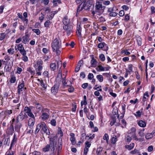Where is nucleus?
Masks as SVG:
<instances>
[{"label": "nucleus", "mask_w": 155, "mask_h": 155, "mask_svg": "<svg viewBox=\"0 0 155 155\" xmlns=\"http://www.w3.org/2000/svg\"><path fill=\"white\" fill-rule=\"evenodd\" d=\"M81 29L80 25H78L77 27L76 33H77V35L79 37L81 36Z\"/></svg>", "instance_id": "obj_15"}, {"label": "nucleus", "mask_w": 155, "mask_h": 155, "mask_svg": "<svg viewBox=\"0 0 155 155\" xmlns=\"http://www.w3.org/2000/svg\"><path fill=\"white\" fill-rule=\"evenodd\" d=\"M18 48H16V47L15 46V49L16 50H17L18 49V50H19L20 49H24V48L23 45L21 44H20L18 45Z\"/></svg>", "instance_id": "obj_35"}, {"label": "nucleus", "mask_w": 155, "mask_h": 155, "mask_svg": "<svg viewBox=\"0 0 155 155\" xmlns=\"http://www.w3.org/2000/svg\"><path fill=\"white\" fill-rule=\"evenodd\" d=\"M83 3H82L81 4L79 5L78 7L77 8V12H79L80 11L82 10L84 8L83 7L82 4Z\"/></svg>", "instance_id": "obj_32"}, {"label": "nucleus", "mask_w": 155, "mask_h": 155, "mask_svg": "<svg viewBox=\"0 0 155 155\" xmlns=\"http://www.w3.org/2000/svg\"><path fill=\"white\" fill-rule=\"evenodd\" d=\"M43 64V62L41 59H39L38 60L37 62L38 67L35 68V70L37 72L36 74L39 75H41V72L40 71L42 70Z\"/></svg>", "instance_id": "obj_4"}, {"label": "nucleus", "mask_w": 155, "mask_h": 155, "mask_svg": "<svg viewBox=\"0 0 155 155\" xmlns=\"http://www.w3.org/2000/svg\"><path fill=\"white\" fill-rule=\"evenodd\" d=\"M145 138L147 139H149L153 137V136L150 133H147L145 135Z\"/></svg>", "instance_id": "obj_36"}, {"label": "nucleus", "mask_w": 155, "mask_h": 155, "mask_svg": "<svg viewBox=\"0 0 155 155\" xmlns=\"http://www.w3.org/2000/svg\"><path fill=\"white\" fill-rule=\"evenodd\" d=\"M20 53L22 55H26V52L25 51V50L24 49H20L19 50H18Z\"/></svg>", "instance_id": "obj_40"}, {"label": "nucleus", "mask_w": 155, "mask_h": 155, "mask_svg": "<svg viewBox=\"0 0 155 155\" xmlns=\"http://www.w3.org/2000/svg\"><path fill=\"white\" fill-rule=\"evenodd\" d=\"M34 120L30 119L28 121V125L32 127L35 123V119H33Z\"/></svg>", "instance_id": "obj_22"}, {"label": "nucleus", "mask_w": 155, "mask_h": 155, "mask_svg": "<svg viewBox=\"0 0 155 155\" xmlns=\"http://www.w3.org/2000/svg\"><path fill=\"white\" fill-rule=\"evenodd\" d=\"M132 140V137L131 134L128 133L125 137V140L126 142L130 143Z\"/></svg>", "instance_id": "obj_11"}, {"label": "nucleus", "mask_w": 155, "mask_h": 155, "mask_svg": "<svg viewBox=\"0 0 155 155\" xmlns=\"http://www.w3.org/2000/svg\"><path fill=\"white\" fill-rule=\"evenodd\" d=\"M58 134H60V137L59 138H61V137L63 136V133L60 127H58Z\"/></svg>", "instance_id": "obj_30"}, {"label": "nucleus", "mask_w": 155, "mask_h": 155, "mask_svg": "<svg viewBox=\"0 0 155 155\" xmlns=\"http://www.w3.org/2000/svg\"><path fill=\"white\" fill-rule=\"evenodd\" d=\"M141 113L140 110H138L136 112V114H134V115L137 117H140L141 115Z\"/></svg>", "instance_id": "obj_44"}, {"label": "nucleus", "mask_w": 155, "mask_h": 155, "mask_svg": "<svg viewBox=\"0 0 155 155\" xmlns=\"http://www.w3.org/2000/svg\"><path fill=\"white\" fill-rule=\"evenodd\" d=\"M24 87V81L22 80L21 81V83L20 82L18 85V94H20L21 92L23 91V88Z\"/></svg>", "instance_id": "obj_8"}, {"label": "nucleus", "mask_w": 155, "mask_h": 155, "mask_svg": "<svg viewBox=\"0 0 155 155\" xmlns=\"http://www.w3.org/2000/svg\"><path fill=\"white\" fill-rule=\"evenodd\" d=\"M95 137V134H93L92 136L89 137V136H86L85 139L89 140L90 139H93Z\"/></svg>", "instance_id": "obj_56"}, {"label": "nucleus", "mask_w": 155, "mask_h": 155, "mask_svg": "<svg viewBox=\"0 0 155 155\" xmlns=\"http://www.w3.org/2000/svg\"><path fill=\"white\" fill-rule=\"evenodd\" d=\"M70 140L71 141L72 144L74 145L76 143L75 137H70Z\"/></svg>", "instance_id": "obj_42"}, {"label": "nucleus", "mask_w": 155, "mask_h": 155, "mask_svg": "<svg viewBox=\"0 0 155 155\" xmlns=\"http://www.w3.org/2000/svg\"><path fill=\"white\" fill-rule=\"evenodd\" d=\"M91 66H93L94 65L96 64L97 61L94 58H93L92 60H91Z\"/></svg>", "instance_id": "obj_39"}, {"label": "nucleus", "mask_w": 155, "mask_h": 155, "mask_svg": "<svg viewBox=\"0 0 155 155\" xmlns=\"http://www.w3.org/2000/svg\"><path fill=\"white\" fill-rule=\"evenodd\" d=\"M22 126V125L21 123L18 124H15V131L18 133H19L20 131V129Z\"/></svg>", "instance_id": "obj_13"}, {"label": "nucleus", "mask_w": 155, "mask_h": 155, "mask_svg": "<svg viewBox=\"0 0 155 155\" xmlns=\"http://www.w3.org/2000/svg\"><path fill=\"white\" fill-rule=\"evenodd\" d=\"M136 129L134 127L131 128L130 130L128 131V133L133 134H134L136 133Z\"/></svg>", "instance_id": "obj_27"}, {"label": "nucleus", "mask_w": 155, "mask_h": 155, "mask_svg": "<svg viewBox=\"0 0 155 155\" xmlns=\"http://www.w3.org/2000/svg\"><path fill=\"white\" fill-rule=\"evenodd\" d=\"M51 124L53 126H55L56 125V121L55 119H52L51 121Z\"/></svg>", "instance_id": "obj_54"}, {"label": "nucleus", "mask_w": 155, "mask_h": 155, "mask_svg": "<svg viewBox=\"0 0 155 155\" xmlns=\"http://www.w3.org/2000/svg\"><path fill=\"white\" fill-rule=\"evenodd\" d=\"M94 78V75L92 73H89L88 76V78L89 79L91 80Z\"/></svg>", "instance_id": "obj_59"}, {"label": "nucleus", "mask_w": 155, "mask_h": 155, "mask_svg": "<svg viewBox=\"0 0 155 155\" xmlns=\"http://www.w3.org/2000/svg\"><path fill=\"white\" fill-rule=\"evenodd\" d=\"M55 136H54L50 138V145L51 146V147H53V148L54 147V145H55L56 144V142L55 141Z\"/></svg>", "instance_id": "obj_10"}, {"label": "nucleus", "mask_w": 155, "mask_h": 155, "mask_svg": "<svg viewBox=\"0 0 155 155\" xmlns=\"http://www.w3.org/2000/svg\"><path fill=\"white\" fill-rule=\"evenodd\" d=\"M99 58L102 61H104L105 60V56L104 54H101L99 56Z\"/></svg>", "instance_id": "obj_52"}, {"label": "nucleus", "mask_w": 155, "mask_h": 155, "mask_svg": "<svg viewBox=\"0 0 155 155\" xmlns=\"http://www.w3.org/2000/svg\"><path fill=\"white\" fill-rule=\"evenodd\" d=\"M138 124L140 127H144L146 126V123L145 121L140 120L139 121Z\"/></svg>", "instance_id": "obj_19"}, {"label": "nucleus", "mask_w": 155, "mask_h": 155, "mask_svg": "<svg viewBox=\"0 0 155 155\" xmlns=\"http://www.w3.org/2000/svg\"><path fill=\"white\" fill-rule=\"evenodd\" d=\"M83 61L82 60H81L78 61L77 66L80 67L83 65Z\"/></svg>", "instance_id": "obj_64"}, {"label": "nucleus", "mask_w": 155, "mask_h": 155, "mask_svg": "<svg viewBox=\"0 0 155 155\" xmlns=\"http://www.w3.org/2000/svg\"><path fill=\"white\" fill-rule=\"evenodd\" d=\"M88 148L85 147L84 149V154L83 155H86L88 151Z\"/></svg>", "instance_id": "obj_60"}, {"label": "nucleus", "mask_w": 155, "mask_h": 155, "mask_svg": "<svg viewBox=\"0 0 155 155\" xmlns=\"http://www.w3.org/2000/svg\"><path fill=\"white\" fill-rule=\"evenodd\" d=\"M41 131L42 130L43 131L44 133H46V134L48 135H50V133L48 131V132H47V128L46 127V124L44 122H42L41 123Z\"/></svg>", "instance_id": "obj_9"}, {"label": "nucleus", "mask_w": 155, "mask_h": 155, "mask_svg": "<svg viewBox=\"0 0 155 155\" xmlns=\"http://www.w3.org/2000/svg\"><path fill=\"white\" fill-rule=\"evenodd\" d=\"M101 88L97 90V91H96L94 92V94L96 96H98L99 95L100 93L99 92V91H102Z\"/></svg>", "instance_id": "obj_50"}, {"label": "nucleus", "mask_w": 155, "mask_h": 155, "mask_svg": "<svg viewBox=\"0 0 155 155\" xmlns=\"http://www.w3.org/2000/svg\"><path fill=\"white\" fill-rule=\"evenodd\" d=\"M12 113V110H7L5 111V115H10Z\"/></svg>", "instance_id": "obj_55"}, {"label": "nucleus", "mask_w": 155, "mask_h": 155, "mask_svg": "<svg viewBox=\"0 0 155 155\" xmlns=\"http://www.w3.org/2000/svg\"><path fill=\"white\" fill-rule=\"evenodd\" d=\"M112 113L113 114V116L116 117L115 115H116L117 117V118H119V115L118 114V110L117 108H114L113 109Z\"/></svg>", "instance_id": "obj_20"}, {"label": "nucleus", "mask_w": 155, "mask_h": 155, "mask_svg": "<svg viewBox=\"0 0 155 155\" xmlns=\"http://www.w3.org/2000/svg\"><path fill=\"white\" fill-rule=\"evenodd\" d=\"M23 41L22 42L23 43L25 44L26 43L29 41L28 37V35H26L23 37Z\"/></svg>", "instance_id": "obj_23"}, {"label": "nucleus", "mask_w": 155, "mask_h": 155, "mask_svg": "<svg viewBox=\"0 0 155 155\" xmlns=\"http://www.w3.org/2000/svg\"><path fill=\"white\" fill-rule=\"evenodd\" d=\"M117 139L116 137L115 136V137H113L111 139V143L113 144H114L117 141Z\"/></svg>", "instance_id": "obj_46"}, {"label": "nucleus", "mask_w": 155, "mask_h": 155, "mask_svg": "<svg viewBox=\"0 0 155 155\" xmlns=\"http://www.w3.org/2000/svg\"><path fill=\"white\" fill-rule=\"evenodd\" d=\"M41 129V123H40L39 124H38L37 127L36 129L35 133H38L39 131Z\"/></svg>", "instance_id": "obj_33"}, {"label": "nucleus", "mask_w": 155, "mask_h": 155, "mask_svg": "<svg viewBox=\"0 0 155 155\" xmlns=\"http://www.w3.org/2000/svg\"><path fill=\"white\" fill-rule=\"evenodd\" d=\"M5 155H14V153L13 151L8 150L6 153Z\"/></svg>", "instance_id": "obj_58"}, {"label": "nucleus", "mask_w": 155, "mask_h": 155, "mask_svg": "<svg viewBox=\"0 0 155 155\" xmlns=\"http://www.w3.org/2000/svg\"><path fill=\"white\" fill-rule=\"evenodd\" d=\"M63 29L67 32V34L68 35H69L72 32L73 26L72 25H66L63 26Z\"/></svg>", "instance_id": "obj_6"}, {"label": "nucleus", "mask_w": 155, "mask_h": 155, "mask_svg": "<svg viewBox=\"0 0 155 155\" xmlns=\"http://www.w3.org/2000/svg\"><path fill=\"white\" fill-rule=\"evenodd\" d=\"M145 96H146L147 97H149V95L148 94V92L147 91L144 93V96L143 99V101H146V98L145 97Z\"/></svg>", "instance_id": "obj_45"}, {"label": "nucleus", "mask_w": 155, "mask_h": 155, "mask_svg": "<svg viewBox=\"0 0 155 155\" xmlns=\"http://www.w3.org/2000/svg\"><path fill=\"white\" fill-rule=\"evenodd\" d=\"M62 78V75L61 73H58L56 79V83L52 87L51 90L52 93L54 94L57 93L58 91L61 82Z\"/></svg>", "instance_id": "obj_2"}, {"label": "nucleus", "mask_w": 155, "mask_h": 155, "mask_svg": "<svg viewBox=\"0 0 155 155\" xmlns=\"http://www.w3.org/2000/svg\"><path fill=\"white\" fill-rule=\"evenodd\" d=\"M117 13L116 12H113L109 14V15L111 17H115L117 15Z\"/></svg>", "instance_id": "obj_51"}, {"label": "nucleus", "mask_w": 155, "mask_h": 155, "mask_svg": "<svg viewBox=\"0 0 155 155\" xmlns=\"http://www.w3.org/2000/svg\"><path fill=\"white\" fill-rule=\"evenodd\" d=\"M51 23V22L49 20H47L45 22L44 26L45 27L48 28Z\"/></svg>", "instance_id": "obj_28"}, {"label": "nucleus", "mask_w": 155, "mask_h": 155, "mask_svg": "<svg viewBox=\"0 0 155 155\" xmlns=\"http://www.w3.org/2000/svg\"><path fill=\"white\" fill-rule=\"evenodd\" d=\"M32 31L35 33H36L37 35H39L40 33V31L38 29H32Z\"/></svg>", "instance_id": "obj_43"}, {"label": "nucleus", "mask_w": 155, "mask_h": 155, "mask_svg": "<svg viewBox=\"0 0 155 155\" xmlns=\"http://www.w3.org/2000/svg\"><path fill=\"white\" fill-rule=\"evenodd\" d=\"M96 69L97 71H104V68L101 65H99L96 68Z\"/></svg>", "instance_id": "obj_24"}, {"label": "nucleus", "mask_w": 155, "mask_h": 155, "mask_svg": "<svg viewBox=\"0 0 155 155\" xmlns=\"http://www.w3.org/2000/svg\"><path fill=\"white\" fill-rule=\"evenodd\" d=\"M86 134L84 133L82 134L81 136V140L83 142L84 140V137H86Z\"/></svg>", "instance_id": "obj_61"}, {"label": "nucleus", "mask_w": 155, "mask_h": 155, "mask_svg": "<svg viewBox=\"0 0 155 155\" xmlns=\"http://www.w3.org/2000/svg\"><path fill=\"white\" fill-rule=\"evenodd\" d=\"M24 111L26 113L28 114L31 111V110L29 107L26 106L24 108Z\"/></svg>", "instance_id": "obj_37"}, {"label": "nucleus", "mask_w": 155, "mask_h": 155, "mask_svg": "<svg viewBox=\"0 0 155 155\" xmlns=\"http://www.w3.org/2000/svg\"><path fill=\"white\" fill-rule=\"evenodd\" d=\"M139 153V151L136 149H135L134 150L131 151L130 152V153L133 154L136 153Z\"/></svg>", "instance_id": "obj_47"}, {"label": "nucleus", "mask_w": 155, "mask_h": 155, "mask_svg": "<svg viewBox=\"0 0 155 155\" xmlns=\"http://www.w3.org/2000/svg\"><path fill=\"white\" fill-rule=\"evenodd\" d=\"M112 120L110 122V125L113 126L116 122V117L112 116Z\"/></svg>", "instance_id": "obj_41"}, {"label": "nucleus", "mask_w": 155, "mask_h": 155, "mask_svg": "<svg viewBox=\"0 0 155 155\" xmlns=\"http://www.w3.org/2000/svg\"><path fill=\"white\" fill-rule=\"evenodd\" d=\"M5 35L4 33L0 34V40L2 41L5 38Z\"/></svg>", "instance_id": "obj_49"}, {"label": "nucleus", "mask_w": 155, "mask_h": 155, "mask_svg": "<svg viewBox=\"0 0 155 155\" xmlns=\"http://www.w3.org/2000/svg\"><path fill=\"white\" fill-rule=\"evenodd\" d=\"M40 84L41 86H42L44 89H46L47 88V85L44 84L43 81H40Z\"/></svg>", "instance_id": "obj_48"}, {"label": "nucleus", "mask_w": 155, "mask_h": 155, "mask_svg": "<svg viewBox=\"0 0 155 155\" xmlns=\"http://www.w3.org/2000/svg\"><path fill=\"white\" fill-rule=\"evenodd\" d=\"M103 139L104 140H105L106 141V142L108 144V140H109V137L108 135L107 134H105L104 136L103 137Z\"/></svg>", "instance_id": "obj_31"}, {"label": "nucleus", "mask_w": 155, "mask_h": 155, "mask_svg": "<svg viewBox=\"0 0 155 155\" xmlns=\"http://www.w3.org/2000/svg\"><path fill=\"white\" fill-rule=\"evenodd\" d=\"M35 107L38 112L40 111L41 109V105L38 103H35Z\"/></svg>", "instance_id": "obj_21"}, {"label": "nucleus", "mask_w": 155, "mask_h": 155, "mask_svg": "<svg viewBox=\"0 0 155 155\" xmlns=\"http://www.w3.org/2000/svg\"><path fill=\"white\" fill-rule=\"evenodd\" d=\"M50 67L52 70H54L56 69V65L55 63H51L50 65Z\"/></svg>", "instance_id": "obj_25"}, {"label": "nucleus", "mask_w": 155, "mask_h": 155, "mask_svg": "<svg viewBox=\"0 0 155 155\" xmlns=\"http://www.w3.org/2000/svg\"><path fill=\"white\" fill-rule=\"evenodd\" d=\"M137 42L139 46H141L142 45V39L140 37L137 38Z\"/></svg>", "instance_id": "obj_38"}, {"label": "nucleus", "mask_w": 155, "mask_h": 155, "mask_svg": "<svg viewBox=\"0 0 155 155\" xmlns=\"http://www.w3.org/2000/svg\"><path fill=\"white\" fill-rule=\"evenodd\" d=\"M62 22L64 25H69L70 23V20L66 16H65L63 19Z\"/></svg>", "instance_id": "obj_14"}, {"label": "nucleus", "mask_w": 155, "mask_h": 155, "mask_svg": "<svg viewBox=\"0 0 155 155\" xmlns=\"http://www.w3.org/2000/svg\"><path fill=\"white\" fill-rule=\"evenodd\" d=\"M51 47L53 52H56L57 55H59L61 51L60 48L61 47V43L60 42L59 38H56L51 43Z\"/></svg>", "instance_id": "obj_1"}, {"label": "nucleus", "mask_w": 155, "mask_h": 155, "mask_svg": "<svg viewBox=\"0 0 155 155\" xmlns=\"http://www.w3.org/2000/svg\"><path fill=\"white\" fill-rule=\"evenodd\" d=\"M102 150V148L99 147L97 148L96 153L97 154L100 155Z\"/></svg>", "instance_id": "obj_26"}, {"label": "nucleus", "mask_w": 155, "mask_h": 155, "mask_svg": "<svg viewBox=\"0 0 155 155\" xmlns=\"http://www.w3.org/2000/svg\"><path fill=\"white\" fill-rule=\"evenodd\" d=\"M42 119L45 120L48 119L49 117V115L47 113H42L41 116Z\"/></svg>", "instance_id": "obj_16"}, {"label": "nucleus", "mask_w": 155, "mask_h": 155, "mask_svg": "<svg viewBox=\"0 0 155 155\" xmlns=\"http://www.w3.org/2000/svg\"><path fill=\"white\" fill-rule=\"evenodd\" d=\"M97 47L100 49H102L104 48V49L103 50L106 51H107L108 49V46L104 42H101L98 44Z\"/></svg>", "instance_id": "obj_7"}, {"label": "nucleus", "mask_w": 155, "mask_h": 155, "mask_svg": "<svg viewBox=\"0 0 155 155\" xmlns=\"http://www.w3.org/2000/svg\"><path fill=\"white\" fill-rule=\"evenodd\" d=\"M50 146L49 145H47L45 148H43V151L45 152L48 151L50 150Z\"/></svg>", "instance_id": "obj_34"}, {"label": "nucleus", "mask_w": 155, "mask_h": 155, "mask_svg": "<svg viewBox=\"0 0 155 155\" xmlns=\"http://www.w3.org/2000/svg\"><path fill=\"white\" fill-rule=\"evenodd\" d=\"M86 0H84L83 3V7L85 10H88L90 8L92 9L94 7V5L92 4L91 3H90L88 1H87L85 3Z\"/></svg>", "instance_id": "obj_5"}, {"label": "nucleus", "mask_w": 155, "mask_h": 155, "mask_svg": "<svg viewBox=\"0 0 155 155\" xmlns=\"http://www.w3.org/2000/svg\"><path fill=\"white\" fill-rule=\"evenodd\" d=\"M27 71L31 73V74H34L35 72L32 71L30 68H27Z\"/></svg>", "instance_id": "obj_63"}, {"label": "nucleus", "mask_w": 155, "mask_h": 155, "mask_svg": "<svg viewBox=\"0 0 155 155\" xmlns=\"http://www.w3.org/2000/svg\"><path fill=\"white\" fill-rule=\"evenodd\" d=\"M27 117V115H26L25 113L24 114L22 111L20 112L18 116L17 117L18 118V119H20V121L23 120L26 117Z\"/></svg>", "instance_id": "obj_12"}, {"label": "nucleus", "mask_w": 155, "mask_h": 155, "mask_svg": "<svg viewBox=\"0 0 155 155\" xmlns=\"http://www.w3.org/2000/svg\"><path fill=\"white\" fill-rule=\"evenodd\" d=\"M16 81V78L15 77H12L11 78L10 81L11 83H14Z\"/></svg>", "instance_id": "obj_53"}, {"label": "nucleus", "mask_w": 155, "mask_h": 155, "mask_svg": "<svg viewBox=\"0 0 155 155\" xmlns=\"http://www.w3.org/2000/svg\"><path fill=\"white\" fill-rule=\"evenodd\" d=\"M134 146V143H131L129 145H126L125 146V147L128 150H130L133 148Z\"/></svg>", "instance_id": "obj_17"}, {"label": "nucleus", "mask_w": 155, "mask_h": 155, "mask_svg": "<svg viewBox=\"0 0 155 155\" xmlns=\"http://www.w3.org/2000/svg\"><path fill=\"white\" fill-rule=\"evenodd\" d=\"M27 114L29 117H31V118H33V119H35L34 116V114H32V113L31 112V111L30 112H29V113Z\"/></svg>", "instance_id": "obj_62"}, {"label": "nucleus", "mask_w": 155, "mask_h": 155, "mask_svg": "<svg viewBox=\"0 0 155 155\" xmlns=\"http://www.w3.org/2000/svg\"><path fill=\"white\" fill-rule=\"evenodd\" d=\"M58 11H52L51 13V15L48 16L49 20H51L53 18L54 15L57 13Z\"/></svg>", "instance_id": "obj_18"}, {"label": "nucleus", "mask_w": 155, "mask_h": 155, "mask_svg": "<svg viewBox=\"0 0 155 155\" xmlns=\"http://www.w3.org/2000/svg\"><path fill=\"white\" fill-rule=\"evenodd\" d=\"M32 155H41V153L38 151H35L32 153Z\"/></svg>", "instance_id": "obj_57"}, {"label": "nucleus", "mask_w": 155, "mask_h": 155, "mask_svg": "<svg viewBox=\"0 0 155 155\" xmlns=\"http://www.w3.org/2000/svg\"><path fill=\"white\" fill-rule=\"evenodd\" d=\"M97 78L100 82H102L103 80V76L100 74L97 76Z\"/></svg>", "instance_id": "obj_29"}, {"label": "nucleus", "mask_w": 155, "mask_h": 155, "mask_svg": "<svg viewBox=\"0 0 155 155\" xmlns=\"http://www.w3.org/2000/svg\"><path fill=\"white\" fill-rule=\"evenodd\" d=\"M95 8H96V12H99L100 13H102L104 11L105 7L104 6H102V5L101 3L98 2H96Z\"/></svg>", "instance_id": "obj_3"}]
</instances>
